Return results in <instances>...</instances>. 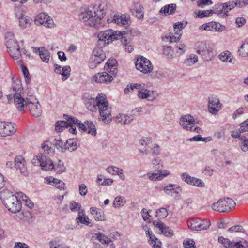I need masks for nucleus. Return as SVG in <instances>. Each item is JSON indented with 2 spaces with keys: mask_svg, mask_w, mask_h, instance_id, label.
<instances>
[{
  "mask_svg": "<svg viewBox=\"0 0 248 248\" xmlns=\"http://www.w3.org/2000/svg\"><path fill=\"white\" fill-rule=\"evenodd\" d=\"M93 11L92 9V7L82 9L79 14V20L86 23L87 25L98 28L100 26V24L99 21L96 20L95 15H93Z\"/></svg>",
  "mask_w": 248,
  "mask_h": 248,
  "instance_id": "20e7f679",
  "label": "nucleus"
},
{
  "mask_svg": "<svg viewBox=\"0 0 248 248\" xmlns=\"http://www.w3.org/2000/svg\"><path fill=\"white\" fill-rule=\"evenodd\" d=\"M197 61L198 56L195 54H191L189 56V57L185 60L184 63L186 66H191L195 63Z\"/></svg>",
  "mask_w": 248,
  "mask_h": 248,
  "instance_id": "09e8293b",
  "label": "nucleus"
},
{
  "mask_svg": "<svg viewBox=\"0 0 248 248\" xmlns=\"http://www.w3.org/2000/svg\"><path fill=\"white\" fill-rule=\"evenodd\" d=\"M105 58L106 55L102 48L99 47H95L90 57L89 67L91 69L96 68L105 60Z\"/></svg>",
  "mask_w": 248,
  "mask_h": 248,
  "instance_id": "9d476101",
  "label": "nucleus"
},
{
  "mask_svg": "<svg viewBox=\"0 0 248 248\" xmlns=\"http://www.w3.org/2000/svg\"><path fill=\"white\" fill-rule=\"evenodd\" d=\"M112 74L105 71L94 74L92 78V81L98 83L109 84L113 80Z\"/></svg>",
  "mask_w": 248,
  "mask_h": 248,
  "instance_id": "ddd939ff",
  "label": "nucleus"
},
{
  "mask_svg": "<svg viewBox=\"0 0 248 248\" xmlns=\"http://www.w3.org/2000/svg\"><path fill=\"white\" fill-rule=\"evenodd\" d=\"M17 130V126L15 123L5 122L2 129L1 137H7L14 134Z\"/></svg>",
  "mask_w": 248,
  "mask_h": 248,
  "instance_id": "cd10ccee",
  "label": "nucleus"
},
{
  "mask_svg": "<svg viewBox=\"0 0 248 248\" xmlns=\"http://www.w3.org/2000/svg\"><path fill=\"white\" fill-rule=\"evenodd\" d=\"M129 16L124 14L115 15L108 19V23H115L117 25H126L129 21Z\"/></svg>",
  "mask_w": 248,
  "mask_h": 248,
  "instance_id": "b1692460",
  "label": "nucleus"
},
{
  "mask_svg": "<svg viewBox=\"0 0 248 248\" xmlns=\"http://www.w3.org/2000/svg\"><path fill=\"white\" fill-rule=\"evenodd\" d=\"M71 68L69 66H63L62 69L61 75L62 76V80L65 81L67 79L70 75Z\"/></svg>",
  "mask_w": 248,
  "mask_h": 248,
  "instance_id": "864d4df0",
  "label": "nucleus"
},
{
  "mask_svg": "<svg viewBox=\"0 0 248 248\" xmlns=\"http://www.w3.org/2000/svg\"><path fill=\"white\" fill-rule=\"evenodd\" d=\"M90 211L95 220L104 221L105 220L104 212L101 209L93 207L90 208Z\"/></svg>",
  "mask_w": 248,
  "mask_h": 248,
  "instance_id": "2f4dec72",
  "label": "nucleus"
},
{
  "mask_svg": "<svg viewBox=\"0 0 248 248\" xmlns=\"http://www.w3.org/2000/svg\"><path fill=\"white\" fill-rule=\"evenodd\" d=\"M155 216L160 219L165 218L168 215V210L165 208H160L157 209L155 212Z\"/></svg>",
  "mask_w": 248,
  "mask_h": 248,
  "instance_id": "8fccbe9b",
  "label": "nucleus"
},
{
  "mask_svg": "<svg viewBox=\"0 0 248 248\" xmlns=\"http://www.w3.org/2000/svg\"><path fill=\"white\" fill-rule=\"evenodd\" d=\"M213 13L217 14V15L220 16H225V14L222 4H219L215 5L214 8L213 10L199 11L197 16L199 18H202L204 17L209 16Z\"/></svg>",
  "mask_w": 248,
  "mask_h": 248,
  "instance_id": "a211bd4d",
  "label": "nucleus"
},
{
  "mask_svg": "<svg viewBox=\"0 0 248 248\" xmlns=\"http://www.w3.org/2000/svg\"><path fill=\"white\" fill-rule=\"evenodd\" d=\"M195 49L196 52L201 55L205 60H210L215 51L214 45L207 42H198Z\"/></svg>",
  "mask_w": 248,
  "mask_h": 248,
  "instance_id": "39448f33",
  "label": "nucleus"
},
{
  "mask_svg": "<svg viewBox=\"0 0 248 248\" xmlns=\"http://www.w3.org/2000/svg\"><path fill=\"white\" fill-rule=\"evenodd\" d=\"M241 142L240 145L241 150L243 152H247L248 151V139L245 136L240 137Z\"/></svg>",
  "mask_w": 248,
  "mask_h": 248,
  "instance_id": "6e6d98bb",
  "label": "nucleus"
},
{
  "mask_svg": "<svg viewBox=\"0 0 248 248\" xmlns=\"http://www.w3.org/2000/svg\"><path fill=\"white\" fill-rule=\"evenodd\" d=\"M224 200L225 202H226V204H224L226 212H230L236 206V203L232 199L227 198L224 199Z\"/></svg>",
  "mask_w": 248,
  "mask_h": 248,
  "instance_id": "c03bdc74",
  "label": "nucleus"
},
{
  "mask_svg": "<svg viewBox=\"0 0 248 248\" xmlns=\"http://www.w3.org/2000/svg\"><path fill=\"white\" fill-rule=\"evenodd\" d=\"M183 245L186 248H196L195 242L193 240H186L183 242Z\"/></svg>",
  "mask_w": 248,
  "mask_h": 248,
  "instance_id": "774afa93",
  "label": "nucleus"
},
{
  "mask_svg": "<svg viewBox=\"0 0 248 248\" xmlns=\"http://www.w3.org/2000/svg\"><path fill=\"white\" fill-rule=\"evenodd\" d=\"M238 53L242 57L248 56V38L241 45L238 50Z\"/></svg>",
  "mask_w": 248,
  "mask_h": 248,
  "instance_id": "79ce46f5",
  "label": "nucleus"
},
{
  "mask_svg": "<svg viewBox=\"0 0 248 248\" xmlns=\"http://www.w3.org/2000/svg\"><path fill=\"white\" fill-rule=\"evenodd\" d=\"M26 107L30 109L31 114L35 117H39L42 113L41 106L39 101L34 96L26 97Z\"/></svg>",
  "mask_w": 248,
  "mask_h": 248,
  "instance_id": "9b49d317",
  "label": "nucleus"
},
{
  "mask_svg": "<svg viewBox=\"0 0 248 248\" xmlns=\"http://www.w3.org/2000/svg\"><path fill=\"white\" fill-rule=\"evenodd\" d=\"M53 169L59 173L63 172L66 170V168L63 162L61 160H59L58 163L55 165H54V168L52 169Z\"/></svg>",
  "mask_w": 248,
  "mask_h": 248,
  "instance_id": "3c124183",
  "label": "nucleus"
},
{
  "mask_svg": "<svg viewBox=\"0 0 248 248\" xmlns=\"http://www.w3.org/2000/svg\"><path fill=\"white\" fill-rule=\"evenodd\" d=\"M31 162L35 166H40L44 170H50L54 168V164L48 155L43 154L35 156Z\"/></svg>",
  "mask_w": 248,
  "mask_h": 248,
  "instance_id": "423d86ee",
  "label": "nucleus"
},
{
  "mask_svg": "<svg viewBox=\"0 0 248 248\" xmlns=\"http://www.w3.org/2000/svg\"><path fill=\"white\" fill-rule=\"evenodd\" d=\"M96 235L97 239L102 243L108 244L111 242L110 238L102 233L99 232Z\"/></svg>",
  "mask_w": 248,
  "mask_h": 248,
  "instance_id": "5fc2aeb1",
  "label": "nucleus"
},
{
  "mask_svg": "<svg viewBox=\"0 0 248 248\" xmlns=\"http://www.w3.org/2000/svg\"><path fill=\"white\" fill-rule=\"evenodd\" d=\"M117 61L114 59H109L104 66V69L108 72L116 76L117 73Z\"/></svg>",
  "mask_w": 248,
  "mask_h": 248,
  "instance_id": "c756f323",
  "label": "nucleus"
},
{
  "mask_svg": "<svg viewBox=\"0 0 248 248\" xmlns=\"http://www.w3.org/2000/svg\"><path fill=\"white\" fill-rule=\"evenodd\" d=\"M64 118L66 121H60L56 123L55 130L57 131L61 132L65 128H68L67 125H71L72 124H76L78 122V119L72 116L64 115Z\"/></svg>",
  "mask_w": 248,
  "mask_h": 248,
  "instance_id": "6ab92c4d",
  "label": "nucleus"
},
{
  "mask_svg": "<svg viewBox=\"0 0 248 248\" xmlns=\"http://www.w3.org/2000/svg\"><path fill=\"white\" fill-rule=\"evenodd\" d=\"M16 17L18 18L19 21V27L23 30L29 28L32 22L31 18L25 15L20 13H16Z\"/></svg>",
  "mask_w": 248,
  "mask_h": 248,
  "instance_id": "a878e982",
  "label": "nucleus"
},
{
  "mask_svg": "<svg viewBox=\"0 0 248 248\" xmlns=\"http://www.w3.org/2000/svg\"><path fill=\"white\" fill-rule=\"evenodd\" d=\"M228 232H244V230L242 226L240 225H237L235 226H233L230 228L228 230Z\"/></svg>",
  "mask_w": 248,
  "mask_h": 248,
  "instance_id": "e2e57ef3",
  "label": "nucleus"
},
{
  "mask_svg": "<svg viewBox=\"0 0 248 248\" xmlns=\"http://www.w3.org/2000/svg\"><path fill=\"white\" fill-rule=\"evenodd\" d=\"M134 36L132 31L128 30L126 29V31H124V33L121 36V42L123 45L124 49L125 51L130 53L134 50V47L130 45L131 38Z\"/></svg>",
  "mask_w": 248,
  "mask_h": 248,
  "instance_id": "4468645a",
  "label": "nucleus"
},
{
  "mask_svg": "<svg viewBox=\"0 0 248 248\" xmlns=\"http://www.w3.org/2000/svg\"><path fill=\"white\" fill-rule=\"evenodd\" d=\"M181 179L189 185H191L199 187L204 186V183L203 181L195 177L190 176L187 173H183L181 175Z\"/></svg>",
  "mask_w": 248,
  "mask_h": 248,
  "instance_id": "4be33fe9",
  "label": "nucleus"
},
{
  "mask_svg": "<svg viewBox=\"0 0 248 248\" xmlns=\"http://www.w3.org/2000/svg\"><path fill=\"white\" fill-rule=\"evenodd\" d=\"M153 225L158 228L162 233L167 237H171L173 235V231L170 227L166 226L164 223L157 220L153 222Z\"/></svg>",
  "mask_w": 248,
  "mask_h": 248,
  "instance_id": "c85d7f7f",
  "label": "nucleus"
},
{
  "mask_svg": "<svg viewBox=\"0 0 248 248\" xmlns=\"http://www.w3.org/2000/svg\"><path fill=\"white\" fill-rule=\"evenodd\" d=\"M49 248H64L62 245L60 244V241L56 239L51 240L48 243Z\"/></svg>",
  "mask_w": 248,
  "mask_h": 248,
  "instance_id": "4d7b16f0",
  "label": "nucleus"
},
{
  "mask_svg": "<svg viewBox=\"0 0 248 248\" xmlns=\"http://www.w3.org/2000/svg\"><path fill=\"white\" fill-rule=\"evenodd\" d=\"M126 203V201L124 197L117 196L113 201V206L114 207H119L124 206Z\"/></svg>",
  "mask_w": 248,
  "mask_h": 248,
  "instance_id": "49530a36",
  "label": "nucleus"
},
{
  "mask_svg": "<svg viewBox=\"0 0 248 248\" xmlns=\"http://www.w3.org/2000/svg\"><path fill=\"white\" fill-rule=\"evenodd\" d=\"M34 23L36 25H44L48 28H52L54 25L53 19L45 13L37 15L34 20Z\"/></svg>",
  "mask_w": 248,
  "mask_h": 248,
  "instance_id": "2eb2a0df",
  "label": "nucleus"
},
{
  "mask_svg": "<svg viewBox=\"0 0 248 248\" xmlns=\"http://www.w3.org/2000/svg\"><path fill=\"white\" fill-rule=\"evenodd\" d=\"M78 148L77 140L75 139H69L67 140L64 145L65 150H68L70 152H73Z\"/></svg>",
  "mask_w": 248,
  "mask_h": 248,
  "instance_id": "e433bc0d",
  "label": "nucleus"
},
{
  "mask_svg": "<svg viewBox=\"0 0 248 248\" xmlns=\"http://www.w3.org/2000/svg\"><path fill=\"white\" fill-rule=\"evenodd\" d=\"M226 203L224 199H220L217 202L213 203L211 205V208L214 211L216 212L221 213L226 212L224 205Z\"/></svg>",
  "mask_w": 248,
  "mask_h": 248,
  "instance_id": "72a5a7b5",
  "label": "nucleus"
},
{
  "mask_svg": "<svg viewBox=\"0 0 248 248\" xmlns=\"http://www.w3.org/2000/svg\"><path fill=\"white\" fill-rule=\"evenodd\" d=\"M233 248H248V242L244 240L235 242Z\"/></svg>",
  "mask_w": 248,
  "mask_h": 248,
  "instance_id": "69168bd1",
  "label": "nucleus"
},
{
  "mask_svg": "<svg viewBox=\"0 0 248 248\" xmlns=\"http://www.w3.org/2000/svg\"><path fill=\"white\" fill-rule=\"evenodd\" d=\"M78 126L84 132H87L93 136H96L97 134L96 129L94 124L91 121H86L84 123H81L78 120Z\"/></svg>",
  "mask_w": 248,
  "mask_h": 248,
  "instance_id": "aec40b11",
  "label": "nucleus"
},
{
  "mask_svg": "<svg viewBox=\"0 0 248 248\" xmlns=\"http://www.w3.org/2000/svg\"><path fill=\"white\" fill-rule=\"evenodd\" d=\"M84 213V211L83 210L78 211V217L76 218V222L78 225L79 224H83L88 227H92L93 223L89 219L88 217L86 216Z\"/></svg>",
  "mask_w": 248,
  "mask_h": 248,
  "instance_id": "7c9ffc66",
  "label": "nucleus"
},
{
  "mask_svg": "<svg viewBox=\"0 0 248 248\" xmlns=\"http://www.w3.org/2000/svg\"><path fill=\"white\" fill-rule=\"evenodd\" d=\"M15 166L21 174L24 176L28 175L26 161L22 156H17L15 159Z\"/></svg>",
  "mask_w": 248,
  "mask_h": 248,
  "instance_id": "bb28decb",
  "label": "nucleus"
},
{
  "mask_svg": "<svg viewBox=\"0 0 248 248\" xmlns=\"http://www.w3.org/2000/svg\"><path fill=\"white\" fill-rule=\"evenodd\" d=\"M187 24V22L186 21L177 22L174 24L173 28L174 30L178 29L179 31H182L181 30L184 29Z\"/></svg>",
  "mask_w": 248,
  "mask_h": 248,
  "instance_id": "052dcab7",
  "label": "nucleus"
},
{
  "mask_svg": "<svg viewBox=\"0 0 248 248\" xmlns=\"http://www.w3.org/2000/svg\"><path fill=\"white\" fill-rule=\"evenodd\" d=\"M135 66L137 70L144 74L150 73L153 68L151 62L143 56L137 57Z\"/></svg>",
  "mask_w": 248,
  "mask_h": 248,
  "instance_id": "f8f14e48",
  "label": "nucleus"
},
{
  "mask_svg": "<svg viewBox=\"0 0 248 248\" xmlns=\"http://www.w3.org/2000/svg\"><path fill=\"white\" fill-rule=\"evenodd\" d=\"M55 143H54L55 147L58 150H61V152H64L65 150L64 148V145L65 143L61 139L55 140Z\"/></svg>",
  "mask_w": 248,
  "mask_h": 248,
  "instance_id": "13d9d810",
  "label": "nucleus"
},
{
  "mask_svg": "<svg viewBox=\"0 0 248 248\" xmlns=\"http://www.w3.org/2000/svg\"><path fill=\"white\" fill-rule=\"evenodd\" d=\"M176 5L175 4H170L165 5L159 11V13L166 16L173 14L176 11Z\"/></svg>",
  "mask_w": 248,
  "mask_h": 248,
  "instance_id": "c9c22d12",
  "label": "nucleus"
},
{
  "mask_svg": "<svg viewBox=\"0 0 248 248\" xmlns=\"http://www.w3.org/2000/svg\"><path fill=\"white\" fill-rule=\"evenodd\" d=\"M199 231L207 230L210 227L211 223L209 220L205 219L201 220L199 219Z\"/></svg>",
  "mask_w": 248,
  "mask_h": 248,
  "instance_id": "603ef678",
  "label": "nucleus"
},
{
  "mask_svg": "<svg viewBox=\"0 0 248 248\" xmlns=\"http://www.w3.org/2000/svg\"><path fill=\"white\" fill-rule=\"evenodd\" d=\"M22 72L25 77V82L28 84L31 81V78H30V75L29 72L27 68V67L25 66H22Z\"/></svg>",
  "mask_w": 248,
  "mask_h": 248,
  "instance_id": "680f3d73",
  "label": "nucleus"
},
{
  "mask_svg": "<svg viewBox=\"0 0 248 248\" xmlns=\"http://www.w3.org/2000/svg\"><path fill=\"white\" fill-rule=\"evenodd\" d=\"M143 7L139 3L135 4L131 9L132 14L139 19L143 18Z\"/></svg>",
  "mask_w": 248,
  "mask_h": 248,
  "instance_id": "473e14b6",
  "label": "nucleus"
},
{
  "mask_svg": "<svg viewBox=\"0 0 248 248\" xmlns=\"http://www.w3.org/2000/svg\"><path fill=\"white\" fill-rule=\"evenodd\" d=\"M87 108L94 111L98 109L99 113V119L104 123H109L112 120L111 108L109 106V103L107 97L103 94H99L95 99L91 97L85 102Z\"/></svg>",
  "mask_w": 248,
  "mask_h": 248,
  "instance_id": "f257e3e1",
  "label": "nucleus"
},
{
  "mask_svg": "<svg viewBox=\"0 0 248 248\" xmlns=\"http://www.w3.org/2000/svg\"><path fill=\"white\" fill-rule=\"evenodd\" d=\"M221 104L218 98L215 95H211L208 97V108L210 113L216 114L220 109Z\"/></svg>",
  "mask_w": 248,
  "mask_h": 248,
  "instance_id": "dca6fc26",
  "label": "nucleus"
},
{
  "mask_svg": "<svg viewBox=\"0 0 248 248\" xmlns=\"http://www.w3.org/2000/svg\"><path fill=\"white\" fill-rule=\"evenodd\" d=\"M138 96L140 99H147L149 100H153L158 96V93L154 91L149 90L143 86L140 90H138Z\"/></svg>",
  "mask_w": 248,
  "mask_h": 248,
  "instance_id": "5701e85b",
  "label": "nucleus"
},
{
  "mask_svg": "<svg viewBox=\"0 0 248 248\" xmlns=\"http://www.w3.org/2000/svg\"><path fill=\"white\" fill-rule=\"evenodd\" d=\"M96 20L101 25V21L106 15L108 9V3L106 0H99L96 2L95 5L92 7Z\"/></svg>",
  "mask_w": 248,
  "mask_h": 248,
  "instance_id": "6e6552de",
  "label": "nucleus"
},
{
  "mask_svg": "<svg viewBox=\"0 0 248 248\" xmlns=\"http://www.w3.org/2000/svg\"><path fill=\"white\" fill-rule=\"evenodd\" d=\"M97 182L99 185L110 186L113 182V180L110 178H105L102 175H98L97 178Z\"/></svg>",
  "mask_w": 248,
  "mask_h": 248,
  "instance_id": "a19ab883",
  "label": "nucleus"
},
{
  "mask_svg": "<svg viewBox=\"0 0 248 248\" xmlns=\"http://www.w3.org/2000/svg\"><path fill=\"white\" fill-rule=\"evenodd\" d=\"M179 124L184 129L192 131L196 125V121L191 115H186L180 118Z\"/></svg>",
  "mask_w": 248,
  "mask_h": 248,
  "instance_id": "f3484780",
  "label": "nucleus"
},
{
  "mask_svg": "<svg viewBox=\"0 0 248 248\" xmlns=\"http://www.w3.org/2000/svg\"><path fill=\"white\" fill-rule=\"evenodd\" d=\"M123 33L124 31L108 30L100 32L97 36L99 41H103L104 44L108 45L112 41L118 39V37L121 36Z\"/></svg>",
  "mask_w": 248,
  "mask_h": 248,
  "instance_id": "1a4fd4ad",
  "label": "nucleus"
},
{
  "mask_svg": "<svg viewBox=\"0 0 248 248\" xmlns=\"http://www.w3.org/2000/svg\"><path fill=\"white\" fill-rule=\"evenodd\" d=\"M0 199L5 206L12 213L19 212L21 209V202L16 196L8 190H4L0 195Z\"/></svg>",
  "mask_w": 248,
  "mask_h": 248,
  "instance_id": "f03ea898",
  "label": "nucleus"
},
{
  "mask_svg": "<svg viewBox=\"0 0 248 248\" xmlns=\"http://www.w3.org/2000/svg\"><path fill=\"white\" fill-rule=\"evenodd\" d=\"M81 205L80 203L75 201H72L70 204V208L72 211H80Z\"/></svg>",
  "mask_w": 248,
  "mask_h": 248,
  "instance_id": "338daca9",
  "label": "nucleus"
},
{
  "mask_svg": "<svg viewBox=\"0 0 248 248\" xmlns=\"http://www.w3.org/2000/svg\"><path fill=\"white\" fill-rule=\"evenodd\" d=\"M5 44L8 52L11 56L15 60L18 59L21 56L19 46L16 38L11 32L5 34Z\"/></svg>",
  "mask_w": 248,
  "mask_h": 248,
  "instance_id": "7ed1b4c3",
  "label": "nucleus"
},
{
  "mask_svg": "<svg viewBox=\"0 0 248 248\" xmlns=\"http://www.w3.org/2000/svg\"><path fill=\"white\" fill-rule=\"evenodd\" d=\"M13 90L15 91L14 104L17 109L22 111L24 110V108L26 107V98H24V95H21V93L23 90L21 84H16L13 87Z\"/></svg>",
  "mask_w": 248,
  "mask_h": 248,
  "instance_id": "0eeeda50",
  "label": "nucleus"
},
{
  "mask_svg": "<svg viewBox=\"0 0 248 248\" xmlns=\"http://www.w3.org/2000/svg\"><path fill=\"white\" fill-rule=\"evenodd\" d=\"M200 29L211 31L220 32L225 29V27L219 23L211 22L202 25L200 27Z\"/></svg>",
  "mask_w": 248,
  "mask_h": 248,
  "instance_id": "393cba45",
  "label": "nucleus"
},
{
  "mask_svg": "<svg viewBox=\"0 0 248 248\" xmlns=\"http://www.w3.org/2000/svg\"><path fill=\"white\" fill-rule=\"evenodd\" d=\"M52 146V143L49 141H45L41 144V148L46 154L49 155H53L54 153V150Z\"/></svg>",
  "mask_w": 248,
  "mask_h": 248,
  "instance_id": "ea45409f",
  "label": "nucleus"
},
{
  "mask_svg": "<svg viewBox=\"0 0 248 248\" xmlns=\"http://www.w3.org/2000/svg\"><path fill=\"white\" fill-rule=\"evenodd\" d=\"M141 214L144 221L148 223L151 222V219L150 218L151 216L149 215V212L145 208H143L141 210Z\"/></svg>",
  "mask_w": 248,
  "mask_h": 248,
  "instance_id": "bf43d9fd",
  "label": "nucleus"
},
{
  "mask_svg": "<svg viewBox=\"0 0 248 248\" xmlns=\"http://www.w3.org/2000/svg\"><path fill=\"white\" fill-rule=\"evenodd\" d=\"M20 194L21 195V198H22V200L25 202L27 206H28L30 208H32L34 206V204L32 201L30 200L26 195L23 194L22 193H21Z\"/></svg>",
  "mask_w": 248,
  "mask_h": 248,
  "instance_id": "0e129e2a",
  "label": "nucleus"
},
{
  "mask_svg": "<svg viewBox=\"0 0 248 248\" xmlns=\"http://www.w3.org/2000/svg\"><path fill=\"white\" fill-rule=\"evenodd\" d=\"M116 119L118 123H121L123 125L128 124L133 120V119L127 115L121 113L116 117Z\"/></svg>",
  "mask_w": 248,
  "mask_h": 248,
  "instance_id": "58836bf2",
  "label": "nucleus"
},
{
  "mask_svg": "<svg viewBox=\"0 0 248 248\" xmlns=\"http://www.w3.org/2000/svg\"><path fill=\"white\" fill-rule=\"evenodd\" d=\"M199 218L192 219L187 221V226L188 228L195 231H199Z\"/></svg>",
  "mask_w": 248,
  "mask_h": 248,
  "instance_id": "a18cd8bd",
  "label": "nucleus"
},
{
  "mask_svg": "<svg viewBox=\"0 0 248 248\" xmlns=\"http://www.w3.org/2000/svg\"><path fill=\"white\" fill-rule=\"evenodd\" d=\"M218 241L221 243L225 248H233L235 242L231 241L229 239L225 238L222 236L219 237Z\"/></svg>",
  "mask_w": 248,
  "mask_h": 248,
  "instance_id": "de8ad7c7",
  "label": "nucleus"
},
{
  "mask_svg": "<svg viewBox=\"0 0 248 248\" xmlns=\"http://www.w3.org/2000/svg\"><path fill=\"white\" fill-rule=\"evenodd\" d=\"M165 193L173 196L174 194H178L181 191L180 187L176 185L170 184L164 188Z\"/></svg>",
  "mask_w": 248,
  "mask_h": 248,
  "instance_id": "f704fd0d",
  "label": "nucleus"
},
{
  "mask_svg": "<svg viewBox=\"0 0 248 248\" xmlns=\"http://www.w3.org/2000/svg\"><path fill=\"white\" fill-rule=\"evenodd\" d=\"M219 59L222 62H232V55L231 52L228 51H225L220 53L219 55Z\"/></svg>",
  "mask_w": 248,
  "mask_h": 248,
  "instance_id": "37998d69",
  "label": "nucleus"
},
{
  "mask_svg": "<svg viewBox=\"0 0 248 248\" xmlns=\"http://www.w3.org/2000/svg\"><path fill=\"white\" fill-rule=\"evenodd\" d=\"M38 50L41 59L45 62H48L50 58L49 51L44 47H39Z\"/></svg>",
  "mask_w": 248,
  "mask_h": 248,
  "instance_id": "4c0bfd02",
  "label": "nucleus"
},
{
  "mask_svg": "<svg viewBox=\"0 0 248 248\" xmlns=\"http://www.w3.org/2000/svg\"><path fill=\"white\" fill-rule=\"evenodd\" d=\"M223 6V10L225 15H227V13L232 9L236 6L242 7L248 4V0H237V1H229L224 3H222Z\"/></svg>",
  "mask_w": 248,
  "mask_h": 248,
  "instance_id": "412c9836",
  "label": "nucleus"
}]
</instances>
